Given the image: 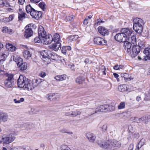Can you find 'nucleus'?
<instances>
[{
    "instance_id": "f257e3e1",
    "label": "nucleus",
    "mask_w": 150,
    "mask_h": 150,
    "mask_svg": "<svg viewBox=\"0 0 150 150\" xmlns=\"http://www.w3.org/2000/svg\"><path fill=\"white\" fill-rule=\"evenodd\" d=\"M133 32L131 29L128 28H122L121 30V33L117 34L114 36V38L119 42H124L128 40L129 36L131 35Z\"/></svg>"
},
{
    "instance_id": "f03ea898",
    "label": "nucleus",
    "mask_w": 150,
    "mask_h": 150,
    "mask_svg": "<svg viewBox=\"0 0 150 150\" xmlns=\"http://www.w3.org/2000/svg\"><path fill=\"white\" fill-rule=\"evenodd\" d=\"M42 57L41 58L43 61L48 64L51 62V59L55 60L57 57V55L55 53L51 52L47 50L42 51L40 53Z\"/></svg>"
},
{
    "instance_id": "7ed1b4c3",
    "label": "nucleus",
    "mask_w": 150,
    "mask_h": 150,
    "mask_svg": "<svg viewBox=\"0 0 150 150\" xmlns=\"http://www.w3.org/2000/svg\"><path fill=\"white\" fill-rule=\"evenodd\" d=\"M133 29L137 33L141 34L143 30L144 23L141 19L137 18L133 19Z\"/></svg>"
},
{
    "instance_id": "20e7f679",
    "label": "nucleus",
    "mask_w": 150,
    "mask_h": 150,
    "mask_svg": "<svg viewBox=\"0 0 150 150\" xmlns=\"http://www.w3.org/2000/svg\"><path fill=\"white\" fill-rule=\"evenodd\" d=\"M29 79L26 78L24 76L20 75L17 80L18 86L20 88H24L28 91V86L29 82L28 81Z\"/></svg>"
},
{
    "instance_id": "39448f33",
    "label": "nucleus",
    "mask_w": 150,
    "mask_h": 150,
    "mask_svg": "<svg viewBox=\"0 0 150 150\" xmlns=\"http://www.w3.org/2000/svg\"><path fill=\"white\" fill-rule=\"evenodd\" d=\"M5 76H6L4 81L5 87L8 88L12 87L14 84V75L11 74L6 73Z\"/></svg>"
},
{
    "instance_id": "423d86ee",
    "label": "nucleus",
    "mask_w": 150,
    "mask_h": 150,
    "mask_svg": "<svg viewBox=\"0 0 150 150\" xmlns=\"http://www.w3.org/2000/svg\"><path fill=\"white\" fill-rule=\"evenodd\" d=\"M97 143L102 148L105 149H112V142L109 140H107L102 142L101 140H98Z\"/></svg>"
},
{
    "instance_id": "0eeeda50",
    "label": "nucleus",
    "mask_w": 150,
    "mask_h": 150,
    "mask_svg": "<svg viewBox=\"0 0 150 150\" xmlns=\"http://www.w3.org/2000/svg\"><path fill=\"white\" fill-rule=\"evenodd\" d=\"M43 81V79H40L33 80L32 81L29 80V81H28V82L30 83L29 84V86H28V91L32 90Z\"/></svg>"
},
{
    "instance_id": "6e6552de",
    "label": "nucleus",
    "mask_w": 150,
    "mask_h": 150,
    "mask_svg": "<svg viewBox=\"0 0 150 150\" xmlns=\"http://www.w3.org/2000/svg\"><path fill=\"white\" fill-rule=\"evenodd\" d=\"M32 24H29L26 26L25 27V31L24 33V37L28 38L31 37L33 34L32 30L30 27Z\"/></svg>"
},
{
    "instance_id": "1a4fd4ad",
    "label": "nucleus",
    "mask_w": 150,
    "mask_h": 150,
    "mask_svg": "<svg viewBox=\"0 0 150 150\" xmlns=\"http://www.w3.org/2000/svg\"><path fill=\"white\" fill-rule=\"evenodd\" d=\"M132 50L131 56L132 57H135L140 51V48L138 45H135L133 46Z\"/></svg>"
},
{
    "instance_id": "9d476101",
    "label": "nucleus",
    "mask_w": 150,
    "mask_h": 150,
    "mask_svg": "<svg viewBox=\"0 0 150 150\" xmlns=\"http://www.w3.org/2000/svg\"><path fill=\"white\" fill-rule=\"evenodd\" d=\"M30 14L33 18L37 19H39L42 16L41 11L35 10L34 9H32V11L30 12Z\"/></svg>"
},
{
    "instance_id": "9b49d317",
    "label": "nucleus",
    "mask_w": 150,
    "mask_h": 150,
    "mask_svg": "<svg viewBox=\"0 0 150 150\" xmlns=\"http://www.w3.org/2000/svg\"><path fill=\"white\" fill-rule=\"evenodd\" d=\"M94 41L95 44L100 45H105L107 43L106 40L99 37L95 38Z\"/></svg>"
},
{
    "instance_id": "f8f14e48",
    "label": "nucleus",
    "mask_w": 150,
    "mask_h": 150,
    "mask_svg": "<svg viewBox=\"0 0 150 150\" xmlns=\"http://www.w3.org/2000/svg\"><path fill=\"white\" fill-rule=\"evenodd\" d=\"M15 139L14 136H8L6 137H2V142L4 144H9L12 142Z\"/></svg>"
},
{
    "instance_id": "ddd939ff",
    "label": "nucleus",
    "mask_w": 150,
    "mask_h": 150,
    "mask_svg": "<svg viewBox=\"0 0 150 150\" xmlns=\"http://www.w3.org/2000/svg\"><path fill=\"white\" fill-rule=\"evenodd\" d=\"M43 43L45 44H48L51 43L53 40L52 36L50 34L46 35V36L42 40Z\"/></svg>"
},
{
    "instance_id": "4468645a",
    "label": "nucleus",
    "mask_w": 150,
    "mask_h": 150,
    "mask_svg": "<svg viewBox=\"0 0 150 150\" xmlns=\"http://www.w3.org/2000/svg\"><path fill=\"white\" fill-rule=\"evenodd\" d=\"M61 42H54V43L51 45L49 47L50 48L53 50L55 51H57L59 49L61 48Z\"/></svg>"
},
{
    "instance_id": "2eb2a0df",
    "label": "nucleus",
    "mask_w": 150,
    "mask_h": 150,
    "mask_svg": "<svg viewBox=\"0 0 150 150\" xmlns=\"http://www.w3.org/2000/svg\"><path fill=\"white\" fill-rule=\"evenodd\" d=\"M38 35L42 39V40L47 35L46 32L43 28L42 26L40 27L38 29Z\"/></svg>"
},
{
    "instance_id": "dca6fc26",
    "label": "nucleus",
    "mask_w": 150,
    "mask_h": 150,
    "mask_svg": "<svg viewBox=\"0 0 150 150\" xmlns=\"http://www.w3.org/2000/svg\"><path fill=\"white\" fill-rule=\"evenodd\" d=\"M124 45L125 49L127 50V52L131 54L132 52V46L131 43L126 40L124 42Z\"/></svg>"
},
{
    "instance_id": "f3484780",
    "label": "nucleus",
    "mask_w": 150,
    "mask_h": 150,
    "mask_svg": "<svg viewBox=\"0 0 150 150\" xmlns=\"http://www.w3.org/2000/svg\"><path fill=\"white\" fill-rule=\"evenodd\" d=\"M98 30L99 33L103 36L107 35L109 34L108 30L102 26L99 27L98 28Z\"/></svg>"
},
{
    "instance_id": "a211bd4d",
    "label": "nucleus",
    "mask_w": 150,
    "mask_h": 150,
    "mask_svg": "<svg viewBox=\"0 0 150 150\" xmlns=\"http://www.w3.org/2000/svg\"><path fill=\"white\" fill-rule=\"evenodd\" d=\"M8 55V51L7 50H5L2 53H0V63L4 61Z\"/></svg>"
},
{
    "instance_id": "6ab92c4d",
    "label": "nucleus",
    "mask_w": 150,
    "mask_h": 150,
    "mask_svg": "<svg viewBox=\"0 0 150 150\" xmlns=\"http://www.w3.org/2000/svg\"><path fill=\"white\" fill-rule=\"evenodd\" d=\"M8 115L5 112H1L0 114V121L5 122L8 120Z\"/></svg>"
},
{
    "instance_id": "aec40b11",
    "label": "nucleus",
    "mask_w": 150,
    "mask_h": 150,
    "mask_svg": "<svg viewBox=\"0 0 150 150\" xmlns=\"http://www.w3.org/2000/svg\"><path fill=\"white\" fill-rule=\"evenodd\" d=\"M97 108L95 109L92 108H88L87 109L86 113L88 115V116H90L95 113H98Z\"/></svg>"
},
{
    "instance_id": "412c9836",
    "label": "nucleus",
    "mask_w": 150,
    "mask_h": 150,
    "mask_svg": "<svg viewBox=\"0 0 150 150\" xmlns=\"http://www.w3.org/2000/svg\"><path fill=\"white\" fill-rule=\"evenodd\" d=\"M19 12L18 13V21H22L23 19L25 18L26 13L22 11L21 9H19Z\"/></svg>"
},
{
    "instance_id": "4be33fe9",
    "label": "nucleus",
    "mask_w": 150,
    "mask_h": 150,
    "mask_svg": "<svg viewBox=\"0 0 150 150\" xmlns=\"http://www.w3.org/2000/svg\"><path fill=\"white\" fill-rule=\"evenodd\" d=\"M108 107V105H104L97 108L98 113L100 112H108V110H107Z\"/></svg>"
},
{
    "instance_id": "5701e85b",
    "label": "nucleus",
    "mask_w": 150,
    "mask_h": 150,
    "mask_svg": "<svg viewBox=\"0 0 150 150\" xmlns=\"http://www.w3.org/2000/svg\"><path fill=\"white\" fill-rule=\"evenodd\" d=\"M144 53L146 55V56H144L145 60H146L147 59H150V48H145Z\"/></svg>"
},
{
    "instance_id": "b1692460",
    "label": "nucleus",
    "mask_w": 150,
    "mask_h": 150,
    "mask_svg": "<svg viewBox=\"0 0 150 150\" xmlns=\"http://www.w3.org/2000/svg\"><path fill=\"white\" fill-rule=\"evenodd\" d=\"M121 144L119 142L116 140H113L112 142V149H117L120 147Z\"/></svg>"
},
{
    "instance_id": "393cba45",
    "label": "nucleus",
    "mask_w": 150,
    "mask_h": 150,
    "mask_svg": "<svg viewBox=\"0 0 150 150\" xmlns=\"http://www.w3.org/2000/svg\"><path fill=\"white\" fill-rule=\"evenodd\" d=\"M86 137L90 142H93L96 138V136L93 134L88 133L86 134Z\"/></svg>"
},
{
    "instance_id": "a878e982",
    "label": "nucleus",
    "mask_w": 150,
    "mask_h": 150,
    "mask_svg": "<svg viewBox=\"0 0 150 150\" xmlns=\"http://www.w3.org/2000/svg\"><path fill=\"white\" fill-rule=\"evenodd\" d=\"M13 58V60L17 63L18 66L19 65L23 63V59L21 57H17L16 58L15 56H13V57H11V59H12Z\"/></svg>"
},
{
    "instance_id": "bb28decb",
    "label": "nucleus",
    "mask_w": 150,
    "mask_h": 150,
    "mask_svg": "<svg viewBox=\"0 0 150 150\" xmlns=\"http://www.w3.org/2000/svg\"><path fill=\"white\" fill-rule=\"evenodd\" d=\"M53 40L54 42H61V41L60 40V37L59 35L57 33H55L53 35Z\"/></svg>"
},
{
    "instance_id": "cd10ccee",
    "label": "nucleus",
    "mask_w": 150,
    "mask_h": 150,
    "mask_svg": "<svg viewBox=\"0 0 150 150\" xmlns=\"http://www.w3.org/2000/svg\"><path fill=\"white\" fill-rule=\"evenodd\" d=\"M23 56L25 59H28L31 58V54L28 50H26L23 52Z\"/></svg>"
},
{
    "instance_id": "c85d7f7f",
    "label": "nucleus",
    "mask_w": 150,
    "mask_h": 150,
    "mask_svg": "<svg viewBox=\"0 0 150 150\" xmlns=\"http://www.w3.org/2000/svg\"><path fill=\"white\" fill-rule=\"evenodd\" d=\"M6 46L7 49L12 52L14 51L16 49V48L15 46L9 43L6 44Z\"/></svg>"
},
{
    "instance_id": "c756f323",
    "label": "nucleus",
    "mask_w": 150,
    "mask_h": 150,
    "mask_svg": "<svg viewBox=\"0 0 150 150\" xmlns=\"http://www.w3.org/2000/svg\"><path fill=\"white\" fill-rule=\"evenodd\" d=\"M71 50V47L70 46H64L62 47L61 51L63 54L65 55L67 51H70Z\"/></svg>"
},
{
    "instance_id": "7c9ffc66",
    "label": "nucleus",
    "mask_w": 150,
    "mask_h": 150,
    "mask_svg": "<svg viewBox=\"0 0 150 150\" xmlns=\"http://www.w3.org/2000/svg\"><path fill=\"white\" fill-rule=\"evenodd\" d=\"M66 76L65 74L60 76L58 75L55 77L54 79L57 81H63L66 79Z\"/></svg>"
},
{
    "instance_id": "2f4dec72",
    "label": "nucleus",
    "mask_w": 150,
    "mask_h": 150,
    "mask_svg": "<svg viewBox=\"0 0 150 150\" xmlns=\"http://www.w3.org/2000/svg\"><path fill=\"white\" fill-rule=\"evenodd\" d=\"M20 69L21 71L26 70L27 67V65L26 62L22 63L18 66Z\"/></svg>"
},
{
    "instance_id": "473e14b6",
    "label": "nucleus",
    "mask_w": 150,
    "mask_h": 150,
    "mask_svg": "<svg viewBox=\"0 0 150 150\" xmlns=\"http://www.w3.org/2000/svg\"><path fill=\"white\" fill-rule=\"evenodd\" d=\"M85 80V78L83 77L79 76L76 78V83L79 84L83 83Z\"/></svg>"
},
{
    "instance_id": "72a5a7b5",
    "label": "nucleus",
    "mask_w": 150,
    "mask_h": 150,
    "mask_svg": "<svg viewBox=\"0 0 150 150\" xmlns=\"http://www.w3.org/2000/svg\"><path fill=\"white\" fill-rule=\"evenodd\" d=\"M129 35L128 39L133 44H135L137 42V40L136 37L135 35H133L131 37H130Z\"/></svg>"
},
{
    "instance_id": "f704fd0d",
    "label": "nucleus",
    "mask_w": 150,
    "mask_h": 150,
    "mask_svg": "<svg viewBox=\"0 0 150 150\" xmlns=\"http://www.w3.org/2000/svg\"><path fill=\"white\" fill-rule=\"evenodd\" d=\"M118 89L120 92H124L127 90V87L125 85H120L119 86Z\"/></svg>"
},
{
    "instance_id": "c9c22d12",
    "label": "nucleus",
    "mask_w": 150,
    "mask_h": 150,
    "mask_svg": "<svg viewBox=\"0 0 150 150\" xmlns=\"http://www.w3.org/2000/svg\"><path fill=\"white\" fill-rule=\"evenodd\" d=\"M34 41L35 43H42L43 42L42 39L39 36L38 37H36L34 38Z\"/></svg>"
},
{
    "instance_id": "e433bc0d",
    "label": "nucleus",
    "mask_w": 150,
    "mask_h": 150,
    "mask_svg": "<svg viewBox=\"0 0 150 150\" xmlns=\"http://www.w3.org/2000/svg\"><path fill=\"white\" fill-rule=\"evenodd\" d=\"M81 112L79 111L76 110L72 112V113L70 115H72L73 117H76L78 115H81Z\"/></svg>"
},
{
    "instance_id": "4c0bfd02",
    "label": "nucleus",
    "mask_w": 150,
    "mask_h": 150,
    "mask_svg": "<svg viewBox=\"0 0 150 150\" xmlns=\"http://www.w3.org/2000/svg\"><path fill=\"white\" fill-rule=\"evenodd\" d=\"M108 107L107 108L108 112L112 111L115 109V106L112 105H108Z\"/></svg>"
},
{
    "instance_id": "58836bf2",
    "label": "nucleus",
    "mask_w": 150,
    "mask_h": 150,
    "mask_svg": "<svg viewBox=\"0 0 150 150\" xmlns=\"http://www.w3.org/2000/svg\"><path fill=\"white\" fill-rule=\"evenodd\" d=\"M39 6L43 11H44L46 7V5L45 3L43 2H41L39 4Z\"/></svg>"
},
{
    "instance_id": "ea45409f",
    "label": "nucleus",
    "mask_w": 150,
    "mask_h": 150,
    "mask_svg": "<svg viewBox=\"0 0 150 150\" xmlns=\"http://www.w3.org/2000/svg\"><path fill=\"white\" fill-rule=\"evenodd\" d=\"M33 9L34 8L32 7L30 5H27L26 8V11L27 13H30V12L32 11V9Z\"/></svg>"
},
{
    "instance_id": "a19ab883",
    "label": "nucleus",
    "mask_w": 150,
    "mask_h": 150,
    "mask_svg": "<svg viewBox=\"0 0 150 150\" xmlns=\"http://www.w3.org/2000/svg\"><path fill=\"white\" fill-rule=\"evenodd\" d=\"M79 38V36L77 35H74L71 36L70 38V40H71L73 41H74L76 40Z\"/></svg>"
},
{
    "instance_id": "79ce46f5",
    "label": "nucleus",
    "mask_w": 150,
    "mask_h": 150,
    "mask_svg": "<svg viewBox=\"0 0 150 150\" xmlns=\"http://www.w3.org/2000/svg\"><path fill=\"white\" fill-rule=\"evenodd\" d=\"M125 102H121L119 105L118 106V109H121L125 108Z\"/></svg>"
},
{
    "instance_id": "37998d69",
    "label": "nucleus",
    "mask_w": 150,
    "mask_h": 150,
    "mask_svg": "<svg viewBox=\"0 0 150 150\" xmlns=\"http://www.w3.org/2000/svg\"><path fill=\"white\" fill-rule=\"evenodd\" d=\"M145 142H146L145 139H144V138H142L139 142L138 144H139V145L141 147H142L145 144Z\"/></svg>"
},
{
    "instance_id": "c03bdc74",
    "label": "nucleus",
    "mask_w": 150,
    "mask_h": 150,
    "mask_svg": "<svg viewBox=\"0 0 150 150\" xmlns=\"http://www.w3.org/2000/svg\"><path fill=\"white\" fill-rule=\"evenodd\" d=\"M124 67V66L122 65H115L113 68L114 69L117 70L122 69Z\"/></svg>"
},
{
    "instance_id": "a18cd8bd",
    "label": "nucleus",
    "mask_w": 150,
    "mask_h": 150,
    "mask_svg": "<svg viewBox=\"0 0 150 150\" xmlns=\"http://www.w3.org/2000/svg\"><path fill=\"white\" fill-rule=\"evenodd\" d=\"M74 16H67L65 18V20L67 21H71L74 20Z\"/></svg>"
},
{
    "instance_id": "49530a36",
    "label": "nucleus",
    "mask_w": 150,
    "mask_h": 150,
    "mask_svg": "<svg viewBox=\"0 0 150 150\" xmlns=\"http://www.w3.org/2000/svg\"><path fill=\"white\" fill-rule=\"evenodd\" d=\"M9 30H10L12 32V30L10 29H8V28L6 27H3L2 28V31L4 33H8L9 32Z\"/></svg>"
},
{
    "instance_id": "de8ad7c7",
    "label": "nucleus",
    "mask_w": 150,
    "mask_h": 150,
    "mask_svg": "<svg viewBox=\"0 0 150 150\" xmlns=\"http://www.w3.org/2000/svg\"><path fill=\"white\" fill-rule=\"evenodd\" d=\"M24 101V98H21L20 100H17L16 99H14L13 101L16 103H20L21 102H23Z\"/></svg>"
},
{
    "instance_id": "09e8293b",
    "label": "nucleus",
    "mask_w": 150,
    "mask_h": 150,
    "mask_svg": "<svg viewBox=\"0 0 150 150\" xmlns=\"http://www.w3.org/2000/svg\"><path fill=\"white\" fill-rule=\"evenodd\" d=\"M107 124L106 123H104L101 128L103 132H105L107 130Z\"/></svg>"
},
{
    "instance_id": "8fccbe9b",
    "label": "nucleus",
    "mask_w": 150,
    "mask_h": 150,
    "mask_svg": "<svg viewBox=\"0 0 150 150\" xmlns=\"http://www.w3.org/2000/svg\"><path fill=\"white\" fill-rule=\"evenodd\" d=\"M139 48L140 50L142 49H143L145 46V45L143 42H141L139 43V45H138Z\"/></svg>"
},
{
    "instance_id": "3c124183",
    "label": "nucleus",
    "mask_w": 150,
    "mask_h": 150,
    "mask_svg": "<svg viewBox=\"0 0 150 150\" xmlns=\"http://www.w3.org/2000/svg\"><path fill=\"white\" fill-rule=\"evenodd\" d=\"M144 100H150V91H149L148 94L146 96V97L144 98Z\"/></svg>"
},
{
    "instance_id": "603ef678",
    "label": "nucleus",
    "mask_w": 150,
    "mask_h": 150,
    "mask_svg": "<svg viewBox=\"0 0 150 150\" xmlns=\"http://www.w3.org/2000/svg\"><path fill=\"white\" fill-rule=\"evenodd\" d=\"M4 6H5L7 7H11L9 3L7 1H4Z\"/></svg>"
},
{
    "instance_id": "864d4df0",
    "label": "nucleus",
    "mask_w": 150,
    "mask_h": 150,
    "mask_svg": "<svg viewBox=\"0 0 150 150\" xmlns=\"http://www.w3.org/2000/svg\"><path fill=\"white\" fill-rule=\"evenodd\" d=\"M130 112L128 111L127 112H123V113L121 114V115L122 116H124V117H127L129 116L128 114Z\"/></svg>"
},
{
    "instance_id": "5fc2aeb1",
    "label": "nucleus",
    "mask_w": 150,
    "mask_h": 150,
    "mask_svg": "<svg viewBox=\"0 0 150 150\" xmlns=\"http://www.w3.org/2000/svg\"><path fill=\"white\" fill-rule=\"evenodd\" d=\"M46 75V74L44 72L41 71L39 74V76L42 78L44 77Z\"/></svg>"
},
{
    "instance_id": "6e6d98bb",
    "label": "nucleus",
    "mask_w": 150,
    "mask_h": 150,
    "mask_svg": "<svg viewBox=\"0 0 150 150\" xmlns=\"http://www.w3.org/2000/svg\"><path fill=\"white\" fill-rule=\"evenodd\" d=\"M14 15L12 14L10 15L8 18V19L9 21H12L14 18Z\"/></svg>"
},
{
    "instance_id": "4d7b16f0",
    "label": "nucleus",
    "mask_w": 150,
    "mask_h": 150,
    "mask_svg": "<svg viewBox=\"0 0 150 150\" xmlns=\"http://www.w3.org/2000/svg\"><path fill=\"white\" fill-rule=\"evenodd\" d=\"M55 94L54 93H51L48 95V98L49 99H51L52 97L54 96Z\"/></svg>"
},
{
    "instance_id": "13d9d810",
    "label": "nucleus",
    "mask_w": 150,
    "mask_h": 150,
    "mask_svg": "<svg viewBox=\"0 0 150 150\" xmlns=\"http://www.w3.org/2000/svg\"><path fill=\"white\" fill-rule=\"evenodd\" d=\"M147 118V117H146V116H144L142 117L141 118H140L139 119V121H143L144 120H146Z\"/></svg>"
},
{
    "instance_id": "bf43d9fd",
    "label": "nucleus",
    "mask_w": 150,
    "mask_h": 150,
    "mask_svg": "<svg viewBox=\"0 0 150 150\" xmlns=\"http://www.w3.org/2000/svg\"><path fill=\"white\" fill-rule=\"evenodd\" d=\"M100 21H101L100 19H98L96 21V23H95V25H99L100 23Z\"/></svg>"
},
{
    "instance_id": "052dcab7",
    "label": "nucleus",
    "mask_w": 150,
    "mask_h": 150,
    "mask_svg": "<svg viewBox=\"0 0 150 150\" xmlns=\"http://www.w3.org/2000/svg\"><path fill=\"white\" fill-rule=\"evenodd\" d=\"M84 62L86 64H88V63H91V60H89L88 59L86 58L85 59Z\"/></svg>"
},
{
    "instance_id": "680f3d73",
    "label": "nucleus",
    "mask_w": 150,
    "mask_h": 150,
    "mask_svg": "<svg viewBox=\"0 0 150 150\" xmlns=\"http://www.w3.org/2000/svg\"><path fill=\"white\" fill-rule=\"evenodd\" d=\"M18 4L22 5L23 4L25 1V0H18Z\"/></svg>"
},
{
    "instance_id": "e2e57ef3",
    "label": "nucleus",
    "mask_w": 150,
    "mask_h": 150,
    "mask_svg": "<svg viewBox=\"0 0 150 150\" xmlns=\"http://www.w3.org/2000/svg\"><path fill=\"white\" fill-rule=\"evenodd\" d=\"M88 18H86L84 20L83 24L85 25H87L88 23Z\"/></svg>"
},
{
    "instance_id": "0e129e2a",
    "label": "nucleus",
    "mask_w": 150,
    "mask_h": 150,
    "mask_svg": "<svg viewBox=\"0 0 150 150\" xmlns=\"http://www.w3.org/2000/svg\"><path fill=\"white\" fill-rule=\"evenodd\" d=\"M133 148H134V144H130L129 145V146L128 147V149H131L132 150H133Z\"/></svg>"
},
{
    "instance_id": "69168bd1",
    "label": "nucleus",
    "mask_w": 150,
    "mask_h": 150,
    "mask_svg": "<svg viewBox=\"0 0 150 150\" xmlns=\"http://www.w3.org/2000/svg\"><path fill=\"white\" fill-rule=\"evenodd\" d=\"M31 2L33 3H38L41 0H30Z\"/></svg>"
},
{
    "instance_id": "338daca9",
    "label": "nucleus",
    "mask_w": 150,
    "mask_h": 150,
    "mask_svg": "<svg viewBox=\"0 0 150 150\" xmlns=\"http://www.w3.org/2000/svg\"><path fill=\"white\" fill-rule=\"evenodd\" d=\"M68 148L67 146L64 145V146H62L61 150H68Z\"/></svg>"
},
{
    "instance_id": "774afa93",
    "label": "nucleus",
    "mask_w": 150,
    "mask_h": 150,
    "mask_svg": "<svg viewBox=\"0 0 150 150\" xmlns=\"http://www.w3.org/2000/svg\"><path fill=\"white\" fill-rule=\"evenodd\" d=\"M4 6V1L0 0V7H2Z\"/></svg>"
}]
</instances>
